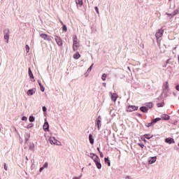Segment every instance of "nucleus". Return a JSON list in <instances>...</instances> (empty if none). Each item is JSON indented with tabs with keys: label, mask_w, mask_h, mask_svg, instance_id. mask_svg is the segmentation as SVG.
Masks as SVG:
<instances>
[{
	"label": "nucleus",
	"mask_w": 179,
	"mask_h": 179,
	"mask_svg": "<svg viewBox=\"0 0 179 179\" xmlns=\"http://www.w3.org/2000/svg\"><path fill=\"white\" fill-rule=\"evenodd\" d=\"M169 92V82H166L163 86V92L162 96L164 94V97H167V93Z\"/></svg>",
	"instance_id": "nucleus-1"
},
{
	"label": "nucleus",
	"mask_w": 179,
	"mask_h": 179,
	"mask_svg": "<svg viewBox=\"0 0 179 179\" xmlns=\"http://www.w3.org/2000/svg\"><path fill=\"white\" fill-rule=\"evenodd\" d=\"M49 141L51 145H57V146H59V143H61V142L57 140L55 137H50Z\"/></svg>",
	"instance_id": "nucleus-2"
},
{
	"label": "nucleus",
	"mask_w": 179,
	"mask_h": 179,
	"mask_svg": "<svg viewBox=\"0 0 179 179\" xmlns=\"http://www.w3.org/2000/svg\"><path fill=\"white\" fill-rule=\"evenodd\" d=\"M40 37H41V38H43V40H46L47 41H51L52 40V37L50 36L47 34H41Z\"/></svg>",
	"instance_id": "nucleus-3"
},
{
	"label": "nucleus",
	"mask_w": 179,
	"mask_h": 179,
	"mask_svg": "<svg viewBox=\"0 0 179 179\" xmlns=\"http://www.w3.org/2000/svg\"><path fill=\"white\" fill-rule=\"evenodd\" d=\"M55 40L57 45H59V47H62L63 43H62V40L61 39V37H59L58 36H55Z\"/></svg>",
	"instance_id": "nucleus-4"
},
{
	"label": "nucleus",
	"mask_w": 179,
	"mask_h": 179,
	"mask_svg": "<svg viewBox=\"0 0 179 179\" xmlns=\"http://www.w3.org/2000/svg\"><path fill=\"white\" fill-rule=\"evenodd\" d=\"M109 95L110 96L112 101H114V103H115V101H117V99L118 98V95L113 92H110Z\"/></svg>",
	"instance_id": "nucleus-5"
},
{
	"label": "nucleus",
	"mask_w": 179,
	"mask_h": 179,
	"mask_svg": "<svg viewBox=\"0 0 179 179\" xmlns=\"http://www.w3.org/2000/svg\"><path fill=\"white\" fill-rule=\"evenodd\" d=\"M138 108V107L136 106H129L127 108V111H129V113H132V111H136Z\"/></svg>",
	"instance_id": "nucleus-6"
},
{
	"label": "nucleus",
	"mask_w": 179,
	"mask_h": 179,
	"mask_svg": "<svg viewBox=\"0 0 179 179\" xmlns=\"http://www.w3.org/2000/svg\"><path fill=\"white\" fill-rule=\"evenodd\" d=\"M96 127L98 129V131H100V128H101V116H99L96 118Z\"/></svg>",
	"instance_id": "nucleus-7"
},
{
	"label": "nucleus",
	"mask_w": 179,
	"mask_h": 179,
	"mask_svg": "<svg viewBox=\"0 0 179 179\" xmlns=\"http://www.w3.org/2000/svg\"><path fill=\"white\" fill-rule=\"evenodd\" d=\"M163 33H164V31L163 29H159L156 34H155V37L157 40H159L160 37H162Z\"/></svg>",
	"instance_id": "nucleus-8"
},
{
	"label": "nucleus",
	"mask_w": 179,
	"mask_h": 179,
	"mask_svg": "<svg viewBox=\"0 0 179 179\" xmlns=\"http://www.w3.org/2000/svg\"><path fill=\"white\" fill-rule=\"evenodd\" d=\"M43 129L45 132H48L50 131V124H48V122H45L43 124Z\"/></svg>",
	"instance_id": "nucleus-9"
},
{
	"label": "nucleus",
	"mask_w": 179,
	"mask_h": 179,
	"mask_svg": "<svg viewBox=\"0 0 179 179\" xmlns=\"http://www.w3.org/2000/svg\"><path fill=\"white\" fill-rule=\"evenodd\" d=\"M34 93H36V88H33V89L29 90L27 92V96H33V94H34Z\"/></svg>",
	"instance_id": "nucleus-10"
},
{
	"label": "nucleus",
	"mask_w": 179,
	"mask_h": 179,
	"mask_svg": "<svg viewBox=\"0 0 179 179\" xmlns=\"http://www.w3.org/2000/svg\"><path fill=\"white\" fill-rule=\"evenodd\" d=\"M28 75L31 80V82H34V76H33V73L31 72V69H29Z\"/></svg>",
	"instance_id": "nucleus-11"
},
{
	"label": "nucleus",
	"mask_w": 179,
	"mask_h": 179,
	"mask_svg": "<svg viewBox=\"0 0 179 179\" xmlns=\"http://www.w3.org/2000/svg\"><path fill=\"white\" fill-rule=\"evenodd\" d=\"M157 159V157H150L148 159V164H153V163L156 162Z\"/></svg>",
	"instance_id": "nucleus-12"
},
{
	"label": "nucleus",
	"mask_w": 179,
	"mask_h": 179,
	"mask_svg": "<svg viewBox=\"0 0 179 179\" xmlns=\"http://www.w3.org/2000/svg\"><path fill=\"white\" fill-rule=\"evenodd\" d=\"M166 143H169V145H171V143H175L176 141H174V139L171 138H167L165 139Z\"/></svg>",
	"instance_id": "nucleus-13"
},
{
	"label": "nucleus",
	"mask_w": 179,
	"mask_h": 179,
	"mask_svg": "<svg viewBox=\"0 0 179 179\" xmlns=\"http://www.w3.org/2000/svg\"><path fill=\"white\" fill-rule=\"evenodd\" d=\"M44 169H48V162H45L42 167L40 168L39 172L41 173Z\"/></svg>",
	"instance_id": "nucleus-14"
},
{
	"label": "nucleus",
	"mask_w": 179,
	"mask_h": 179,
	"mask_svg": "<svg viewBox=\"0 0 179 179\" xmlns=\"http://www.w3.org/2000/svg\"><path fill=\"white\" fill-rule=\"evenodd\" d=\"M78 42H73V51H76L78 50Z\"/></svg>",
	"instance_id": "nucleus-15"
},
{
	"label": "nucleus",
	"mask_w": 179,
	"mask_h": 179,
	"mask_svg": "<svg viewBox=\"0 0 179 179\" xmlns=\"http://www.w3.org/2000/svg\"><path fill=\"white\" fill-rule=\"evenodd\" d=\"M149 109L146 108V106H142L140 108V111H142V113H148Z\"/></svg>",
	"instance_id": "nucleus-16"
},
{
	"label": "nucleus",
	"mask_w": 179,
	"mask_h": 179,
	"mask_svg": "<svg viewBox=\"0 0 179 179\" xmlns=\"http://www.w3.org/2000/svg\"><path fill=\"white\" fill-rule=\"evenodd\" d=\"M76 3L77 6H82L83 5V1L76 0Z\"/></svg>",
	"instance_id": "nucleus-17"
},
{
	"label": "nucleus",
	"mask_w": 179,
	"mask_h": 179,
	"mask_svg": "<svg viewBox=\"0 0 179 179\" xmlns=\"http://www.w3.org/2000/svg\"><path fill=\"white\" fill-rule=\"evenodd\" d=\"M166 15H168V16H171L173 17V16H176V15H178V10H175L173 13L172 14L166 13Z\"/></svg>",
	"instance_id": "nucleus-18"
},
{
	"label": "nucleus",
	"mask_w": 179,
	"mask_h": 179,
	"mask_svg": "<svg viewBox=\"0 0 179 179\" xmlns=\"http://www.w3.org/2000/svg\"><path fill=\"white\" fill-rule=\"evenodd\" d=\"M89 139H90V142L91 145H93V143H94V139H93V135L90 134Z\"/></svg>",
	"instance_id": "nucleus-19"
},
{
	"label": "nucleus",
	"mask_w": 179,
	"mask_h": 179,
	"mask_svg": "<svg viewBox=\"0 0 179 179\" xmlns=\"http://www.w3.org/2000/svg\"><path fill=\"white\" fill-rule=\"evenodd\" d=\"M38 83L40 86L41 92H44L45 90V88L44 87V86H43V85H41V82H40V80H38Z\"/></svg>",
	"instance_id": "nucleus-20"
},
{
	"label": "nucleus",
	"mask_w": 179,
	"mask_h": 179,
	"mask_svg": "<svg viewBox=\"0 0 179 179\" xmlns=\"http://www.w3.org/2000/svg\"><path fill=\"white\" fill-rule=\"evenodd\" d=\"M74 59H79L80 58V54L79 52H76L73 55Z\"/></svg>",
	"instance_id": "nucleus-21"
},
{
	"label": "nucleus",
	"mask_w": 179,
	"mask_h": 179,
	"mask_svg": "<svg viewBox=\"0 0 179 179\" xmlns=\"http://www.w3.org/2000/svg\"><path fill=\"white\" fill-rule=\"evenodd\" d=\"M144 138L146 139H152L153 138V135L151 134H144Z\"/></svg>",
	"instance_id": "nucleus-22"
},
{
	"label": "nucleus",
	"mask_w": 179,
	"mask_h": 179,
	"mask_svg": "<svg viewBox=\"0 0 179 179\" xmlns=\"http://www.w3.org/2000/svg\"><path fill=\"white\" fill-rule=\"evenodd\" d=\"M105 163L108 164V166L110 167V166H111V161H110V159H108V158H106L105 157Z\"/></svg>",
	"instance_id": "nucleus-23"
},
{
	"label": "nucleus",
	"mask_w": 179,
	"mask_h": 179,
	"mask_svg": "<svg viewBox=\"0 0 179 179\" xmlns=\"http://www.w3.org/2000/svg\"><path fill=\"white\" fill-rule=\"evenodd\" d=\"M95 164H96L97 169H101V164L100 163V161L95 162Z\"/></svg>",
	"instance_id": "nucleus-24"
},
{
	"label": "nucleus",
	"mask_w": 179,
	"mask_h": 179,
	"mask_svg": "<svg viewBox=\"0 0 179 179\" xmlns=\"http://www.w3.org/2000/svg\"><path fill=\"white\" fill-rule=\"evenodd\" d=\"M162 120H170V116H169L168 115H162Z\"/></svg>",
	"instance_id": "nucleus-25"
},
{
	"label": "nucleus",
	"mask_w": 179,
	"mask_h": 179,
	"mask_svg": "<svg viewBox=\"0 0 179 179\" xmlns=\"http://www.w3.org/2000/svg\"><path fill=\"white\" fill-rule=\"evenodd\" d=\"M146 107H148V108H152L153 107V103L152 102L145 103Z\"/></svg>",
	"instance_id": "nucleus-26"
},
{
	"label": "nucleus",
	"mask_w": 179,
	"mask_h": 179,
	"mask_svg": "<svg viewBox=\"0 0 179 179\" xmlns=\"http://www.w3.org/2000/svg\"><path fill=\"white\" fill-rule=\"evenodd\" d=\"M93 160H94V163H96L97 162H100V159L99 158V157L97 155L94 156Z\"/></svg>",
	"instance_id": "nucleus-27"
},
{
	"label": "nucleus",
	"mask_w": 179,
	"mask_h": 179,
	"mask_svg": "<svg viewBox=\"0 0 179 179\" xmlns=\"http://www.w3.org/2000/svg\"><path fill=\"white\" fill-rule=\"evenodd\" d=\"M4 39L7 40V43H9V34H6L4 35Z\"/></svg>",
	"instance_id": "nucleus-28"
},
{
	"label": "nucleus",
	"mask_w": 179,
	"mask_h": 179,
	"mask_svg": "<svg viewBox=\"0 0 179 179\" xmlns=\"http://www.w3.org/2000/svg\"><path fill=\"white\" fill-rule=\"evenodd\" d=\"M78 42V37L76 36V35H74L73 36V43H77Z\"/></svg>",
	"instance_id": "nucleus-29"
},
{
	"label": "nucleus",
	"mask_w": 179,
	"mask_h": 179,
	"mask_svg": "<svg viewBox=\"0 0 179 179\" xmlns=\"http://www.w3.org/2000/svg\"><path fill=\"white\" fill-rule=\"evenodd\" d=\"M29 122H34L35 117H33V116H30V117H29Z\"/></svg>",
	"instance_id": "nucleus-30"
},
{
	"label": "nucleus",
	"mask_w": 179,
	"mask_h": 179,
	"mask_svg": "<svg viewBox=\"0 0 179 179\" xmlns=\"http://www.w3.org/2000/svg\"><path fill=\"white\" fill-rule=\"evenodd\" d=\"M106 78H107V74L106 73L102 74L101 76L102 80L105 81Z\"/></svg>",
	"instance_id": "nucleus-31"
},
{
	"label": "nucleus",
	"mask_w": 179,
	"mask_h": 179,
	"mask_svg": "<svg viewBox=\"0 0 179 179\" xmlns=\"http://www.w3.org/2000/svg\"><path fill=\"white\" fill-rule=\"evenodd\" d=\"M160 120H161L160 117H157V118L152 120V122H154V124H156V122L157 121H160Z\"/></svg>",
	"instance_id": "nucleus-32"
},
{
	"label": "nucleus",
	"mask_w": 179,
	"mask_h": 179,
	"mask_svg": "<svg viewBox=\"0 0 179 179\" xmlns=\"http://www.w3.org/2000/svg\"><path fill=\"white\" fill-rule=\"evenodd\" d=\"M67 30H68V28L66 27V25L63 24L62 31H67Z\"/></svg>",
	"instance_id": "nucleus-33"
},
{
	"label": "nucleus",
	"mask_w": 179,
	"mask_h": 179,
	"mask_svg": "<svg viewBox=\"0 0 179 179\" xmlns=\"http://www.w3.org/2000/svg\"><path fill=\"white\" fill-rule=\"evenodd\" d=\"M153 124H155V122H153V120H152L151 122L148 123V124H146V127H147L148 128H149V127H152V125H153Z\"/></svg>",
	"instance_id": "nucleus-34"
},
{
	"label": "nucleus",
	"mask_w": 179,
	"mask_h": 179,
	"mask_svg": "<svg viewBox=\"0 0 179 179\" xmlns=\"http://www.w3.org/2000/svg\"><path fill=\"white\" fill-rule=\"evenodd\" d=\"M93 64L89 67V69L87 70V72L90 73L92 72V69L93 68Z\"/></svg>",
	"instance_id": "nucleus-35"
},
{
	"label": "nucleus",
	"mask_w": 179,
	"mask_h": 179,
	"mask_svg": "<svg viewBox=\"0 0 179 179\" xmlns=\"http://www.w3.org/2000/svg\"><path fill=\"white\" fill-rule=\"evenodd\" d=\"M25 48L27 52H29L30 51V46H29V45H26Z\"/></svg>",
	"instance_id": "nucleus-36"
},
{
	"label": "nucleus",
	"mask_w": 179,
	"mask_h": 179,
	"mask_svg": "<svg viewBox=\"0 0 179 179\" xmlns=\"http://www.w3.org/2000/svg\"><path fill=\"white\" fill-rule=\"evenodd\" d=\"M157 107H163L164 106V103L162 102L161 103H157Z\"/></svg>",
	"instance_id": "nucleus-37"
},
{
	"label": "nucleus",
	"mask_w": 179,
	"mask_h": 179,
	"mask_svg": "<svg viewBox=\"0 0 179 179\" xmlns=\"http://www.w3.org/2000/svg\"><path fill=\"white\" fill-rule=\"evenodd\" d=\"M138 145L141 147V149H143V148H145V145H143V143H138Z\"/></svg>",
	"instance_id": "nucleus-38"
},
{
	"label": "nucleus",
	"mask_w": 179,
	"mask_h": 179,
	"mask_svg": "<svg viewBox=\"0 0 179 179\" xmlns=\"http://www.w3.org/2000/svg\"><path fill=\"white\" fill-rule=\"evenodd\" d=\"M94 9H95L96 13H97L98 15H100V12L99 11V8H97V6H95V7H94Z\"/></svg>",
	"instance_id": "nucleus-39"
},
{
	"label": "nucleus",
	"mask_w": 179,
	"mask_h": 179,
	"mask_svg": "<svg viewBox=\"0 0 179 179\" xmlns=\"http://www.w3.org/2000/svg\"><path fill=\"white\" fill-rule=\"evenodd\" d=\"M94 156H96V154H92V153H91V154L90 155V157L91 159H92V160H93Z\"/></svg>",
	"instance_id": "nucleus-40"
},
{
	"label": "nucleus",
	"mask_w": 179,
	"mask_h": 179,
	"mask_svg": "<svg viewBox=\"0 0 179 179\" xmlns=\"http://www.w3.org/2000/svg\"><path fill=\"white\" fill-rule=\"evenodd\" d=\"M22 121H27V117H26V116L22 117Z\"/></svg>",
	"instance_id": "nucleus-41"
},
{
	"label": "nucleus",
	"mask_w": 179,
	"mask_h": 179,
	"mask_svg": "<svg viewBox=\"0 0 179 179\" xmlns=\"http://www.w3.org/2000/svg\"><path fill=\"white\" fill-rule=\"evenodd\" d=\"M32 127H33V124H29L27 127V129H29V128H32Z\"/></svg>",
	"instance_id": "nucleus-42"
},
{
	"label": "nucleus",
	"mask_w": 179,
	"mask_h": 179,
	"mask_svg": "<svg viewBox=\"0 0 179 179\" xmlns=\"http://www.w3.org/2000/svg\"><path fill=\"white\" fill-rule=\"evenodd\" d=\"M42 110L43 113H45V111H47V108L45 106H43Z\"/></svg>",
	"instance_id": "nucleus-43"
},
{
	"label": "nucleus",
	"mask_w": 179,
	"mask_h": 179,
	"mask_svg": "<svg viewBox=\"0 0 179 179\" xmlns=\"http://www.w3.org/2000/svg\"><path fill=\"white\" fill-rule=\"evenodd\" d=\"M4 170H6V171H8V166H6V164H4Z\"/></svg>",
	"instance_id": "nucleus-44"
},
{
	"label": "nucleus",
	"mask_w": 179,
	"mask_h": 179,
	"mask_svg": "<svg viewBox=\"0 0 179 179\" xmlns=\"http://www.w3.org/2000/svg\"><path fill=\"white\" fill-rule=\"evenodd\" d=\"M99 154H100L101 157H104V155L103 154V152L99 151Z\"/></svg>",
	"instance_id": "nucleus-45"
},
{
	"label": "nucleus",
	"mask_w": 179,
	"mask_h": 179,
	"mask_svg": "<svg viewBox=\"0 0 179 179\" xmlns=\"http://www.w3.org/2000/svg\"><path fill=\"white\" fill-rule=\"evenodd\" d=\"M102 85H103V87H106V86H107V84L106 83H103Z\"/></svg>",
	"instance_id": "nucleus-46"
},
{
	"label": "nucleus",
	"mask_w": 179,
	"mask_h": 179,
	"mask_svg": "<svg viewBox=\"0 0 179 179\" xmlns=\"http://www.w3.org/2000/svg\"><path fill=\"white\" fill-rule=\"evenodd\" d=\"M176 90H178V92H179V85H176Z\"/></svg>",
	"instance_id": "nucleus-47"
},
{
	"label": "nucleus",
	"mask_w": 179,
	"mask_h": 179,
	"mask_svg": "<svg viewBox=\"0 0 179 179\" xmlns=\"http://www.w3.org/2000/svg\"><path fill=\"white\" fill-rule=\"evenodd\" d=\"M73 179H80V177H73Z\"/></svg>",
	"instance_id": "nucleus-48"
},
{
	"label": "nucleus",
	"mask_w": 179,
	"mask_h": 179,
	"mask_svg": "<svg viewBox=\"0 0 179 179\" xmlns=\"http://www.w3.org/2000/svg\"><path fill=\"white\" fill-rule=\"evenodd\" d=\"M59 22H60L61 24H62V26H64V22L61 20H59Z\"/></svg>",
	"instance_id": "nucleus-49"
},
{
	"label": "nucleus",
	"mask_w": 179,
	"mask_h": 179,
	"mask_svg": "<svg viewBox=\"0 0 179 179\" xmlns=\"http://www.w3.org/2000/svg\"><path fill=\"white\" fill-rule=\"evenodd\" d=\"M29 149H30L31 150H33V146L31 145V146L29 147Z\"/></svg>",
	"instance_id": "nucleus-50"
},
{
	"label": "nucleus",
	"mask_w": 179,
	"mask_h": 179,
	"mask_svg": "<svg viewBox=\"0 0 179 179\" xmlns=\"http://www.w3.org/2000/svg\"><path fill=\"white\" fill-rule=\"evenodd\" d=\"M97 150L100 152V148H97Z\"/></svg>",
	"instance_id": "nucleus-51"
},
{
	"label": "nucleus",
	"mask_w": 179,
	"mask_h": 179,
	"mask_svg": "<svg viewBox=\"0 0 179 179\" xmlns=\"http://www.w3.org/2000/svg\"><path fill=\"white\" fill-rule=\"evenodd\" d=\"M128 68V69L129 70V71H131V68H129V67H127Z\"/></svg>",
	"instance_id": "nucleus-52"
},
{
	"label": "nucleus",
	"mask_w": 179,
	"mask_h": 179,
	"mask_svg": "<svg viewBox=\"0 0 179 179\" xmlns=\"http://www.w3.org/2000/svg\"><path fill=\"white\" fill-rule=\"evenodd\" d=\"M26 160H29V158H27V157H26Z\"/></svg>",
	"instance_id": "nucleus-53"
},
{
	"label": "nucleus",
	"mask_w": 179,
	"mask_h": 179,
	"mask_svg": "<svg viewBox=\"0 0 179 179\" xmlns=\"http://www.w3.org/2000/svg\"><path fill=\"white\" fill-rule=\"evenodd\" d=\"M84 169H85V168H83V169H82V171H83Z\"/></svg>",
	"instance_id": "nucleus-54"
},
{
	"label": "nucleus",
	"mask_w": 179,
	"mask_h": 179,
	"mask_svg": "<svg viewBox=\"0 0 179 179\" xmlns=\"http://www.w3.org/2000/svg\"><path fill=\"white\" fill-rule=\"evenodd\" d=\"M143 141H144V142H146V140H145V139H144Z\"/></svg>",
	"instance_id": "nucleus-55"
},
{
	"label": "nucleus",
	"mask_w": 179,
	"mask_h": 179,
	"mask_svg": "<svg viewBox=\"0 0 179 179\" xmlns=\"http://www.w3.org/2000/svg\"><path fill=\"white\" fill-rule=\"evenodd\" d=\"M167 64H169V60H167Z\"/></svg>",
	"instance_id": "nucleus-56"
},
{
	"label": "nucleus",
	"mask_w": 179,
	"mask_h": 179,
	"mask_svg": "<svg viewBox=\"0 0 179 179\" xmlns=\"http://www.w3.org/2000/svg\"><path fill=\"white\" fill-rule=\"evenodd\" d=\"M178 113L179 114V110H178Z\"/></svg>",
	"instance_id": "nucleus-57"
}]
</instances>
